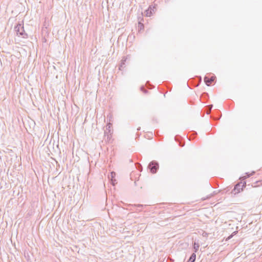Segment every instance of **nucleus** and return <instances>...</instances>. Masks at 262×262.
Returning <instances> with one entry per match:
<instances>
[{
    "label": "nucleus",
    "instance_id": "7ed1b4c3",
    "mask_svg": "<svg viewBox=\"0 0 262 262\" xmlns=\"http://www.w3.org/2000/svg\"><path fill=\"white\" fill-rule=\"evenodd\" d=\"M150 171L152 173H156L158 168V165L156 163H151L149 166Z\"/></svg>",
    "mask_w": 262,
    "mask_h": 262
},
{
    "label": "nucleus",
    "instance_id": "20e7f679",
    "mask_svg": "<svg viewBox=\"0 0 262 262\" xmlns=\"http://www.w3.org/2000/svg\"><path fill=\"white\" fill-rule=\"evenodd\" d=\"M115 177H116V173L115 172H112L111 173V177L112 183L113 185H115V182L116 181V180L115 179Z\"/></svg>",
    "mask_w": 262,
    "mask_h": 262
},
{
    "label": "nucleus",
    "instance_id": "f257e3e1",
    "mask_svg": "<svg viewBox=\"0 0 262 262\" xmlns=\"http://www.w3.org/2000/svg\"><path fill=\"white\" fill-rule=\"evenodd\" d=\"M246 186V182H240L236 184L233 188V189L231 191V194L233 195H236L238 194L239 193L242 192L244 189L245 188Z\"/></svg>",
    "mask_w": 262,
    "mask_h": 262
},
{
    "label": "nucleus",
    "instance_id": "6e6552de",
    "mask_svg": "<svg viewBox=\"0 0 262 262\" xmlns=\"http://www.w3.org/2000/svg\"><path fill=\"white\" fill-rule=\"evenodd\" d=\"M254 173V171H253L251 173L248 174V176H247V177H249L250 176L252 175ZM243 178H247V177H246V176H244V177H243Z\"/></svg>",
    "mask_w": 262,
    "mask_h": 262
},
{
    "label": "nucleus",
    "instance_id": "39448f33",
    "mask_svg": "<svg viewBox=\"0 0 262 262\" xmlns=\"http://www.w3.org/2000/svg\"><path fill=\"white\" fill-rule=\"evenodd\" d=\"M196 255L195 253H193L189 258L188 262H194L195 260Z\"/></svg>",
    "mask_w": 262,
    "mask_h": 262
},
{
    "label": "nucleus",
    "instance_id": "423d86ee",
    "mask_svg": "<svg viewBox=\"0 0 262 262\" xmlns=\"http://www.w3.org/2000/svg\"><path fill=\"white\" fill-rule=\"evenodd\" d=\"M193 248L195 250V252H196L198 249H199V245L196 243H194V246H193Z\"/></svg>",
    "mask_w": 262,
    "mask_h": 262
},
{
    "label": "nucleus",
    "instance_id": "0eeeda50",
    "mask_svg": "<svg viewBox=\"0 0 262 262\" xmlns=\"http://www.w3.org/2000/svg\"><path fill=\"white\" fill-rule=\"evenodd\" d=\"M138 27L140 28V30L142 29L143 28V25L142 23H139L138 24Z\"/></svg>",
    "mask_w": 262,
    "mask_h": 262
},
{
    "label": "nucleus",
    "instance_id": "f03ea898",
    "mask_svg": "<svg viewBox=\"0 0 262 262\" xmlns=\"http://www.w3.org/2000/svg\"><path fill=\"white\" fill-rule=\"evenodd\" d=\"M215 79V77L214 76H212L210 78L206 77L204 78V81L208 86H209L211 82L214 81Z\"/></svg>",
    "mask_w": 262,
    "mask_h": 262
}]
</instances>
